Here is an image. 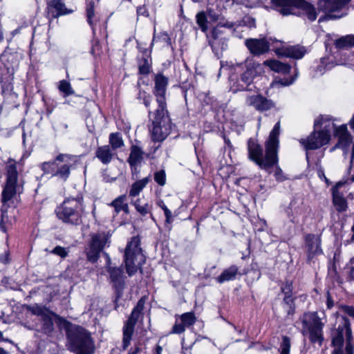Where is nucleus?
<instances>
[{
	"label": "nucleus",
	"instance_id": "f257e3e1",
	"mask_svg": "<svg viewBox=\"0 0 354 354\" xmlns=\"http://www.w3.org/2000/svg\"><path fill=\"white\" fill-rule=\"evenodd\" d=\"M18 173L16 162L12 158L8 159L6 163V182L2 191V207L0 221L1 229L6 232L8 226L14 221L15 201H17V194L23 192V185L18 183Z\"/></svg>",
	"mask_w": 354,
	"mask_h": 354
},
{
	"label": "nucleus",
	"instance_id": "f03ea898",
	"mask_svg": "<svg viewBox=\"0 0 354 354\" xmlns=\"http://www.w3.org/2000/svg\"><path fill=\"white\" fill-rule=\"evenodd\" d=\"M280 122L275 124L270 133L269 139L266 142V153L263 156V149L254 140L250 139L248 143V156L250 160L254 162L261 169L270 172V169L277 163Z\"/></svg>",
	"mask_w": 354,
	"mask_h": 354
},
{
	"label": "nucleus",
	"instance_id": "7ed1b4c3",
	"mask_svg": "<svg viewBox=\"0 0 354 354\" xmlns=\"http://www.w3.org/2000/svg\"><path fill=\"white\" fill-rule=\"evenodd\" d=\"M77 162V156L61 153L55 158L54 161L44 162L41 168L44 173L66 181L71 174V170L75 167Z\"/></svg>",
	"mask_w": 354,
	"mask_h": 354
},
{
	"label": "nucleus",
	"instance_id": "20e7f679",
	"mask_svg": "<svg viewBox=\"0 0 354 354\" xmlns=\"http://www.w3.org/2000/svg\"><path fill=\"white\" fill-rule=\"evenodd\" d=\"M68 348L77 354H92L94 344L90 334L83 328L75 326L67 332Z\"/></svg>",
	"mask_w": 354,
	"mask_h": 354
},
{
	"label": "nucleus",
	"instance_id": "39448f33",
	"mask_svg": "<svg viewBox=\"0 0 354 354\" xmlns=\"http://www.w3.org/2000/svg\"><path fill=\"white\" fill-rule=\"evenodd\" d=\"M274 9L283 16L295 15L297 8L302 10L310 21L317 17L315 8L305 0H272Z\"/></svg>",
	"mask_w": 354,
	"mask_h": 354
},
{
	"label": "nucleus",
	"instance_id": "423d86ee",
	"mask_svg": "<svg viewBox=\"0 0 354 354\" xmlns=\"http://www.w3.org/2000/svg\"><path fill=\"white\" fill-rule=\"evenodd\" d=\"M83 209L82 199L73 198L66 199L57 207L55 212L57 217L63 222L78 225L81 223Z\"/></svg>",
	"mask_w": 354,
	"mask_h": 354
},
{
	"label": "nucleus",
	"instance_id": "0eeeda50",
	"mask_svg": "<svg viewBox=\"0 0 354 354\" xmlns=\"http://www.w3.org/2000/svg\"><path fill=\"white\" fill-rule=\"evenodd\" d=\"M140 245V239L138 236H134L127 243L125 248L124 263L127 272L129 276L135 274L138 267L145 261V258Z\"/></svg>",
	"mask_w": 354,
	"mask_h": 354
},
{
	"label": "nucleus",
	"instance_id": "6e6552de",
	"mask_svg": "<svg viewBox=\"0 0 354 354\" xmlns=\"http://www.w3.org/2000/svg\"><path fill=\"white\" fill-rule=\"evenodd\" d=\"M171 128V120L166 107L158 108L154 113L152 127L150 128L151 139L154 142L164 140L170 133Z\"/></svg>",
	"mask_w": 354,
	"mask_h": 354
},
{
	"label": "nucleus",
	"instance_id": "1a4fd4ad",
	"mask_svg": "<svg viewBox=\"0 0 354 354\" xmlns=\"http://www.w3.org/2000/svg\"><path fill=\"white\" fill-rule=\"evenodd\" d=\"M342 323L333 335L332 344L335 347L333 351H339L340 354H342V348L344 344V337L345 336L346 339V353L354 354V346L351 343L353 335L350 321L346 317H342Z\"/></svg>",
	"mask_w": 354,
	"mask_h": 354
},
{
	"label": "nucleus",
	"instance_id": "9d476101",
	"mask_svg": "<svg viewBox=\"0 0 354 354\" xmlns=\"http://www.w3.org/2000/svg\"><path fill=\"white\" fill-rule=\"evenodd\" d=\"M301 319L303 325V335H308L312 342L322 341L323 324L317 313L316 312L306 313Z\"/></svg>",
	"mask_w": 354,
	"mask_h": 354
},
{
	"label": "nucleus",
	"instance_id": "9b49d317",
	"mask_svg": "<svg viewBox=\"0 0 354 354\" xmlns=\"http://www.w3.org/2000/svg\"><path fill=\"white\" fill-rule=\"evenodd\" d=\"M145 299L142 297L133 309L131 314L123 328V348L126 349L130 344L135 325L140 317L145 306Z\"/></svg>",
	"mask_w": 354,
	"mask_h": 354
},
{
	"label": "nucleus",
	"instance_id": "f8f14e48",
	"mask_svg": "<svg viewBox=\"0 0 354 354\" xmlns=\"http://www.w3.org/2000/svg\"><path fill=\"white\" fill-rule=\"evenodd\" d=\"M236 24L227 20L220 21L218 24L212 29L211 37L209 39V44L214 48H219L224 44L225 31L223 28L234 30Z\"/></svg>",
	"mask_w": 354,
	"mask_h": 354
},
{
	"label": "nucleus",
	"instance_id": "ddd939ff",
	"mask_svg": "<svg viewBox=\"0 0 354 354\" xmlns=\"http://www.w3.org/2000/svg\"><path fill=\"white\" fill-rule=\"evenodd\" d=\"M330 134L315 129L306 139H301L300 143L306 150L317 149L329 142Z\"/></svg>",
	"mask_w": 354,
	"mask_h": 354
},
{
	"label": "nucleus",
	"instance_id": "4468645a",
	"mask_svg": "<svg viewBox=\"0 0 354 354\" xmlns=\"http://www.w3.org/2000/svg\"><path fill=\"white\" fill-rule=\"evenodd\" d=\"M245 104L246 106L252 107L260 112L268 111L274 106V102L271 100L259 93L247 95Z\"/></svg>",
	"mask_w": 354,
	"mask_h": 354
},
{
	"label": "nucleus",
	"instance_id": "2eb2a0df",
	"mask_svg": "<svg viewBox=\"0 0 354 354\" xmlns=\"http://www.w3.org/2000/svg\"><path fill=\"white\" fill-rule=\"evenodd\" d=\"M348 180H339L332 188L333 203L335 209L339 212L346 211L348 203L344 196V193L341 189L347 185Z\"/></svg>",
	"mask_w": 354,
	"mask_h": 354
},
{
	"label": "nucleus",
	"instance_id": "dca6fc26",
	"mask_svg": "<svg viewBox=\"0 0 354 354\" xmlns=\"http://www.w3.org/2000/svg\"><path fill=\"white\" fill-rule=\"evenodd\" d=\"M106 270L109 274V279L114 288L121 290L124 282L123 270L121 267H115L111 265V258L106 255Z\"/></svg>",
	"mask_w": 354,
	"mask_h": 354
},
{
	"label": "nucleus",
	"instance_id": "f3484780",
	"mask_svg": "<svg viewBox=\"0 0 354 354\" xmlns=\"http://www.w3.org/2000/svg\"><path fill=\"white\" fill-rule=\"evenodd\" d=\"M168 84V80L161 74H158L155 77L154 94L158 104V108L166 107L165 95L166 88Z\"/></svg>",
	"mask_w": 354,
	"mask_h": 354
},
{
	"label": "nucleus",
	"instance_id": "a211bd4d",
	"mask_svg": "<svg viewBox=\"0 0 354 354\" xmlns=\"http://www.w3.org/2000/svg\"><path fill=\"white\" fill-rule=\"evenodd\" d=\"M245 44L250 52L254 55H259L267 53L270 49V44L265 39H248Z\"/></svg>",
	"mask_w": 354,
	"mask_h": 354
},
{
	"label": "nucleus",
	"instance_id": "6ab92c4d",
	"mask_svg": "<svg viewBox=\"0 0 354 354\" xmlns=\"http://www.w3.org/2000/svg\"><path fill=\"white\" fill-rule=\"evenodd\" d=\"M245 66L247 69L241 77V81L243 83L241 86H242L243 89L252 90V88H247V87L252 82L257 74V68L260 65L256 64L252 59L248 58L245 60Z\"/></svg>",
	"mask_w": 354,
	"mask_h": 354
},
{
	"label": "nucleus",
	"instance_id": "aec40b11",
	"mask_svg": "<svg viewBox=\"0 0 354 354\" xmlns=\"http://www.w3.org/2000/svg\"><path fill=\"white\" fill-rule=\"evenodd\" d=\"M73 12V10L66 8L63 0H51L48 3L47 12L52 18L71 14Z\"/></svg>",
	"mask_w": 354,
	"mask_h": 354
},
{
	"label": "nucleus",
	"instance_id": "412c9836",
	"mask_svg": "<svg viewBox=\"0 0 354 354\" xmlns=\"http://www.w3.org/2000/svg\"><path fill=\"white\" fill-rule=\"evenodd\" d=\"M350 1V0H320L318 7L320 10L326 14L341 10Z\"/></svg>",
	"mask_w": 354,
	"mask_h": 354
},
{
	"label": "nucleus",
	"instance_id": "4be33fe9",
	"mask_svg": "<svg viewBox=\"0 0 354 354\" xmlns=\"http://www.w3.org/2000/svg\"><path fill=\"white\" fill-rule=\"evenodd\" d=\"M181 323H178L176 319L173 326L171 333L181 334L185 332V328L190 327L194 325L196 321V317L192 312L185 313L180 316Z\"/></svg>",
	"mask_w": 354,
	"mask_h": 354
},
{
	"label": "nucleus",
	"instance_id": "5701e85b",
	"mask_svg": "<svg viewBox=\"0 0 354 354\" xmlns=\"http://www.w3.org/2000/svg\"><path fill=\"white\" fill-rule=\"evenodd\" d=\"M335 136L338 138V142L335 148H342L346 153V149L353 140L351 135L348 132L346 125H341L336 127L335 130Z\"/></svg>",
	"mask_w": 354,
	"mask_h": 354
},
{
	"label": "nucleus",
	"instance_id": "b1692460",
	"mask_svg": "<svg viewBox=\"0 0 354 354\" xmlns=\"http://www.w3.org/2000/svg\"><path fill=\"white\" fill-rule=\"evenodd\" d=\"M306 241L308 247V261H310L315 256L322 253V250L320 247L321 240L317 236L308 234L306 237Z\"/></svg>",
	"mask_w": 354,
	"mask_h": 354
},
{
	"label": "nucleus",
	"instance_id": "393cba45",
	"mask_svg": "<svg viewBox=\"0 0 354 354\" xmlns=\"http://www.w3.org/2000/svg\"><path fill=\"white\" fill-rule=\"evenodd\" d=\"M276 53L279 56L300 59L306 53V50L301 46H291L285 49H277Z\"/></svg>",
	"mask_w": 354,
	"mask_h": 354
},
{
	"label": "nucleus",
	"instance_id": "a878e982",
	"mask_svg": "<svg viewBox=\"0 0 354 354\" xmlns=\"http://www.w3.org/2000/svg\"><path fill=\"white\" fill-rule=\"evenodd\" d=\"M114 155L113 150L109 145L99 147L95 151V157L104 165H107L111 162Z\"/></svg>",
	"mask_w": 354,
	"mask_h": 354
},
{
	"label": "nucleus",
	"instance_id": "bb28decb",
	"mask_svg": "<svg viewBox=\"0 0 354 354\" xmlns=\"http://www.w3.org/2000/svg\"><path fill=\"white\" fill-rule=\"evenodd\" d=\"M314 127L315 129L321 128L322 132H327L330 134V131L333 129L335 130L334 123L331 121L328 116H320L317 118L314 122Z\"/></svg>",
	"mask_w": 354,
	"mask_h": 354
},
{
	"label": "nucleus",
	"instance_id": "cd10ccee",
	"mask_svg": "<svg viewBox=\"0 0 354 354\" xmlns=\"http://www.w3.org/2000/svg\"><path fill=\"white\" fill-rule=\"evenodd\" d=\"M290 209L291 211V221L292 222H299L301 217H303L307 211V207L303 204H297V202L292 201L290 204Z\"/></svg>",
	"mask_w": 354,
	"mask_h": 354
},
{
	"label": "nucleus",
	"instance_id": "c85d7f7f",
	"mask_svg": "<svg viewBox=\"0 0 354 354\" xmlns=\"http://www.w3.org/2000/svg\"><path fill=\"white\" fill-rule=\"evenodd\" d=\"M263 64L268 66L272 71L283 74L288 73L290 70V66L288 64L275 59L266 60Z\"/></svg>",
	"mask_w": 354,
	"mask_h": 354
},
{
	"label": "nucleus",
	"instance_id": "c756f323",
	"mask_svg": "<svg viewBox=\"0 0 354 354\" xmlns=\"http://www.w3.org/2000/svg\"><path fill=\"white\" fill-rule=\"evenodd\" d=\"M142 151L137 146H132L128 162L131 167H136L143 158Z\"/></svg>",
	"mask_w": 354,
	"mask_h": 354
},
{
	"label": "nucleus",
	"instance_id": "7c9ffc66",
	"mask_svg": "<svg viewBox=\"0 0 354 354\" xmlns=\"http://www.w3.org/2000/svg\"><path fill=\"white\" fill-rule=\"evenodd\" d=\"M338 49H348L354 47V35H348L336 39L334 43Z\"/></svg>",
	"mask_w": 354,
	"mask_h": 354
},
{
	"label": "nucleus",
	"instance_id": "2f4dec72",
	"mask_svg": "<svg viewBox=\"0 0 354 354\" xmlns=\"http://www.w3.org/2000/svg\"><path fill=\"white\" fill-rule=\"evenodd\" d=\"M239 268L236 266H232L223 270L220 276L217 278V281L222 283L225 281H231L235 279Z\"/></svg>",
	"mask_w": 354,
	"mask_h": 354
},
{
	"label": "nucleus",
	"instance_id": "473e14b6",
	"mask_svg": "<svg viewBox=\"0 0 354 354\" xmlns=\"http://www.w3.org/2000/svg\"><path fill=\"white\" fill-rule=\"evenodd\" d=\"M108 242V237L104 234H95L92 238L91 247L95 250L102 251Z\"/></svg>",
	"mask_w": 354,
	"mask_h": 354
},
{
	"label": "nucleus",
	"instance_id": "72a5a7b5",
	"mask_svg": "<svg viewBox=\"0 0 354 354\" xmlns=\"http://www.w3.org/2000/svg\"><path fill=\"white\" fill-rule=\"evenodd\" d=\"M148 183V178H144L141 180H137L132 185L131 189L129 191V196L132 197L138 196L146 187Z\"/></svg>",
	"mask_w": 354,
	"mask_h": 354
},
{
	"label": "nucleus",
	"instance_id": "f704fd0d",
	"mask_svg": "<svg viewBox=\"0 0 354 354\" xmlns=\"http://www.w3.org/2000/svg\"><path fill=\"white\" fill-rule=\"evenodd\" d=\"M109 144L113 150L119 149L124 145V141L119 133H111L109 135Z\"/></svg>",
	"mask_w": 354,
	"mask_h": 354
},
{
	"label": "nucleus",
	"instance_id": "c9c22d12",
	"mask_svg": "<svg viewBox=\"0 0 354 354\" xmlns=\"http://www.w3.org/2000/svg\"><path fill=\"white\" fill-rule=\"evenodd\" d=\"M136 209L139 214L145 216L147 214L151 212V206L149 205V203H146L143 205L141 204V201L140 198H138L133 203Z\"/></svg>",
	"mask_w": 354,
	"mask_h": 354
},
{
	"label": "nucleus",
	"instance_id": "e433bc0d",
	"mask_svg": "<svg viewBox=\"0 0 354 354\" xmlns=\"http://www.w3.org/2000/svg\"><path fill=\"white\" fill-rule=\"evenodd\" d=\"M28 310L33 314L37 316L41 317V319L44 317L48 314L54 315L53 313L50 312L44 306H41L38 304H35L32 306L28 307Z\"/></svg>",
	"mask_w": 354,
	"mask_h": 354
},
{
	"label": "nucleus",
	"instance_id": "4c0bfd02",
	"mask_svg": "<svg viewBox=\"0 0 354 354\" xmlns=\"http://www.w3.org/2000/svg\"><path fill=\"white\" fill-rule=\"evenodd\" d=\"M126 195H121L114 199L109 205L114 208L115 214H118L122 209L123 205L126 202Z\"/></svg>",
	"mask_w": 354,
	"mask_h": 354
},
{
	"label": "nucleus",
	"instance_id": "58836bf2",
	"mask_svg": "<svg viewBox=\"0 0 354 354\" xmlns=\"http://www.w3.org/2000/svg\"><path fill=\"white\" fill-rule=\"evenodd\" d=\"M196 23L200 27L201 30L205 32L208 29L207 19L205 12H200L196 16Z\"/></svg>",
	"mask_w": 354,
	"mask_h": 354
},
{
	"label": "nucleus",
	"instance_id": "ea45409f",
	"mask_svg": "<svg viewBox=\"0 0 354 354\" xmlns=\"http://www.w3.org/2000/svg\"><path fill=\"white\" fill-rule=\"evenodd\" d=\"M50 315L52 314H48L41 319L43 322L42 330L45 333H50L53 330V321Z\"/></svg>",
	"mask_w": 354,
	"mask_h": 354
},
{
	"label": "nucleus",
	"instance_id": "a19ab883",
	"mask_svg": "<svg viewBox=\"0 0 354 354\" xmlns=\"http://www.w3.org/2000/svg\"><path fill=\"white\" fill-rule=\"evenodd\" d=\"M58 88L60 92L64 93V97H68L74 94V91L72 88L71 84L66 80H61L59 82Z\"/></svg>",
	"mask_w": 354,
	"mask_h": 354
},
{
	"label": "nucleus",
	"instance_id": "79ce46f5",
	"mask_svg": "<svg viewBox=\"0 0 354 354\" xmlns=\"http://www.w3.org/2000/svg\"><path fill=\"white\" fill-rule=\"evenodd\" d=\"M283 304L286 306L288 314L292 315L295 312V305L292 294L284 295Z\"/></svg>",
	"mask_w": 354,
	"mask_h": 354
},
{
	"label": "nucleus",
	"instance_id": "37998d69",
	"mask_svg": "<svg viewBox=\"0 0 354 354\" xmlns=\"http://www.w3.org/2000/svg\"><path fill=\"white\" fill-rule=\"evenodd\" d=\"M290 350V340L284 336L280 346V354H289Z\"/></svg>",
	"mask_w": 354,
	"mask_h": 354
},
{
	"label": "nucleus",
	"instance_id": "c03bdc74",
	"mask_svg": "<svg viewBox=\"0 0 354 354\" xmlns=\"http://www.w3.org/2000/svg\"><path fill=\"white\" fill-rule=\"evenodd\" d=\"M155 181L160 186H163L166 182V175L164 170H160L154 174Z\"/></svg>",
	"mask_w": 354,
	"mask_h": 354
},
{
	"label": "nucleus",
	"instance_id": "a18cd8bd",
	"mask_svg": "<svg viewBox=\"0 0 354 354\" xmlns=\"http://www.w3.org/2000/svg\"><path fill=\"white\" fill-rule=\"evenodd\" d=\"M158 206L162 209L165 212V216L166 217V223H170L171 222L172 213L171 212L167 207L165 205L164 202L160 201L158 203Z\"/></svg>",
	"mask_w": 354,
	"mask_h": 354
},
{
	"label": "nucleus",
	"instance_id": "49530a36",
	"mask_svg": "<svg viewBox=\"0 0 354 354\" xmlns=\"http://www.w3.org/2000/svg\"><path fill=\"white\" fill-rule=\"evenodd\" d=\"M101 251H99L97 250H95L94 248H90V250L87 252V258L88 261L94 263L95 262L100 255Z\"/></svg>",
	"mask_w": 354,
	"mask_h": 354
},
{
	"label": "nucleus",
	"instance_id": "de8ad7c7",
	"mask_svg": "<svg viewBox=\"0 0 354 354\" xmlns=\"http://www.w3.org/2000/svg\"><path fill=\"white\" fill-rule=\"evenodd\" d=\"M51 252L54 254H56L57 256H59L62 258H65L68 256V251L66 250V248H63L62 246H56Z\"/></svg>",
	"mask_w": 354,
	"mask_h": 354
},
{
	"label": "nucleus",
	"instance_id": "09e8293b",
	"mask_svg": "<svg viewBox=\"0 0 354 354\" xmlns=\"http://www.w3.org/2000/svg\"><path fill=\"white\" fill-rule=\"evenodd\" d=\"M142 62V64L140 63L139 65V71L141 74H148L150 71V64L149 60L147 59H144Z\"/></svg>",
	"mask_w": 354,
	"mask_h": 354
},
{
	"label": "nucleus",
	"instance_id": "8fccbe9b",
	"mask_svg": "<svg viewBox=\"0 0 354 354\" xmlns=\"http://www.w3.org/2000/svg\"><path fill=\"white\" fill-rule=\"evenodd\" d=\"M274 167H275L274 176L276 179L279 181H283L286 179V178L283 174L281 169L279 167L278 162L270 169V172L268 171V173L270 174L272 172V169ZM266 171L268 172V171Z\"/></svg>",
	"mask_w": 354,
	"mask_h": 354
},
{
	"label": "nucleus",
	"instance_id": "3c124183",
	"mask_svg": "<svg viewBox=\"0 0 354 354\" xmlns=\"http://www.w3.org/2000/svg\"><path fill=\"white\" fill-rule=\"evenodd\" d=\"M87 21L91 26H93L92 17L94 16V4L91 2L86 9Z\"/></svg>",
	"mask_w": 354,
	"mask_h": 354
},
{
	"label": "nucleus",
	"instance_id": "603ef678",
	"mask_svg": "<svg viewBox=\"0 0 354 354\" xmlns=\"http://www.w3.org/2000/svg\"><path fill=\"white\" fill-rule=\"evenodd\" d=\"M281 291L284 295L292 294V281H287L281 288Z\"/></svg>",
	"mask_w": 354,
	"mask_h": 354
},
{
	"label": "nucleus",
	"instance_id": "864d4df0",
	"mask_svg": "<svg viewBox=\"0 0 354 354\" xmlns=\"http://www.w3.org/2000/svg\"><path fill=\"white\" fill-rule=\"evenodd\" d=\"M342 309L345 313L354 318V306H342Z\"/></svg>",
	"mask_w": 354,
	"mask_h": 354
},
{
	"label": "nucleus",
	"instance_id": "5fc2aeb1",
	"mask_svg": "<svg viewBox=\"0 0 354 354\" xmlns=\"http://www.w3.org/2000/svg\"><path fill=\"white\" fill-rule=\"evenodd\" d=\"M208 16L209 19L214 21L219 20V15L212 10L208 11Z\"/></svg>",
	"mask_w": 354,
	"mask_h": 354
},
{
	"label": "nucleus",
	"instance_id": "6e6d98bb",
	"mask_svg": "<svg viewBox=\"0 0 354 354\" xmlns=\"http://www.w3.org/2000/svg\"><path fill=\"white\" fill-rule=\"evenodd\" d=\"M326 305H327L328 308H329V309L331 308L334 306V301L332 299V297L328 292L327 293Z\"/></svg>",
	"mask_w": 354,
	"mask_h": 354
},
{
	"label": "nucleus",
	"instance_id": "4d7b16f0",
	"mask_svg": "<svg viewBox=\"0 0 354 354\" xmlns=\"http://www.w3.org/2000/svg\"><path fill=\"white\" fill-rule=\"evenodd\" d=\"M151 101V97L150 95L147 96L146 95H144L143 102L146 107H148L149 106Z\"/></svg>",
	"mask_w": 354,
	"mask_h": 354
},
{
	"label": "nucleus",
	"instance_id": "13d9d810",
	"mask_svg": "<svg viewBox=\"0 0 354 354\" xmlns=\"http://www.w3.org/2000/svg\"><path fill=\"white\" fill-rule=\"evenodd\" d=\"M137 12L139 15H145L147 13V10L145 7H139L137 9Z\"/></svg>",
	"mask_w": 354,
	"mask_h": 354
},
{
	"label": "nucleus",
	"instance_id": "bf43d9fd",
	"mask_svg": "<svg viewBox=\"0 0 354 354\" xmlns=\"http://www.w3.org/2000/svg\"><path fill=\"white\" fill-rule=\"evenodd\" d=\"M295 79L292 78L290 80H286L283 82H281V84L283 86H289L292 84L294 82Z\"/></svg>",
	"mask_w": 354,
	"mask_h": 354
},
{
	"label": "nucleus",
	"instance_id": "052dcab7",
	"mask_svg": "<svg viewBox=\"0 0 354 354\" xmlns=\"http://www.w3.org/2000/svg\"><path fill=\"white\" fill-rule=\"evenodd\" d=\"M122 211L124 212L126 214H129V205H128V204L126 202L123 205Z\"/></svg>",
	"mask_w": 354,
	"mask_h": 354
},
{
	"label": "nucleus",
	"instance_id": "680f3d73",
	"mask_svg": "<svg viewBox=\"0 0 354 354\" xmlns=\"http://www.w3.org/2000/svg\"><path fill=\"white\" fill-rule=\"evenodd\" d=\"M161 37H162V39L165 41H169L170 40L168 35L165 32L162 33Z\"/></svg>",
	"mask_w": 354,
	"mask_h": 354
},
{
	"label": "nucleus",
	"instance_id": "e2e57ef3",
	"mask_svg": "<svg viewBox=\"0 0 354 354\" xmlns=\"http://www.w3.org/2000/svg\"><path fill=\"white\" fill-rule=\"evenodd\" d=\"M351 232H352V236L351 237L350 242L354 243V224L352 226Z\"/></svg>",
	"mask_w": 354,
	"mask_h": 354
},
{
	"label": "nucleus",
	"instance_id": "0e129e2a",
	"mask_svg": "<svg viewBox=\"0 0 354 354\" xmlns=\"http://www.w3.org/2000/svg\"><path fill=\"white\" fill-rule=\"evenodd\" d=\"M342 180H345V179H343ZM346 180H348V183L347 184H351V183H353L354 182V174L351 176V178L346 179Z\"/></svg>",
	"mask_w": 354,
	"mask_h": 354
},
{
	"label": "nucleus",
	"instance_id": "69168bd1",
	"mask_svg": "<svg viewBox=\"0 0 354 354\" xmlns=\"http://www.w3.org/2000/svg\"><path fill=\"white\" fill-rule=\"evenodd\" d=\"M20 32V28H17L15 30L12 31V35H15Z\"/></svg>",
	"mask_w": 354,
	"mask_h": 354
},
{
	"label": "nucleus",
	"instance_id": "338daca9",
	"mask_svg": "<svg viewBox=\"0 0 354 354\" xmlns=\"http://www.w3.org/2000/svg\"><path fill=\"white\" fill-rule=\"evenodd\" d=\"M350 125H351V127L354 129V116L350 121Z\"/></svg>",
	"mask_w": 354,
	"mask_h": 354
},
{
	"label": "nucleus",
	"instance_id": "774afa93",
	"mask_svg": "<svg viewBox=\"0 0 354 354\" xmlns=\"http://www.w3.org/2000/svg\"><path fill=\"white\" fill-rule=\"evenodd\" d=\"M161 351H162V348H161L160 346H158L157 347V353H158V354H160Z\"/></svg>",
	"mask_w": 354,
	"mask_h": 354
}]
</instances>
